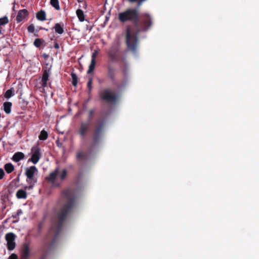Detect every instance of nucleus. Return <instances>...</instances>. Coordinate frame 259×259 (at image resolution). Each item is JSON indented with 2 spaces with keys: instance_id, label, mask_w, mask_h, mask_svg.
<instances>
[{
  "instance_id": "1",
  "label": "nucleus",
  "mask_w": 259,
  "mask_h": 259,
  "mask_svg": "<svg viewBox=\"0 0 259 259\" xmlns=\"http://www.w3.org/2000/svg\"><path fill=\"white\" fill-rule=\"evenodd\" d=\"M75 198L72 191H63L59 203L61 207L52 218V225L43 240L39 251L42 253L40 259H46L49 250L53 249L58 239L64 224L75 204Z\"/></svg>"
},
{
  "instance_id": "2",
  "label": "nucleus",
  "mask_w": 259,
  "mask_h": 259,
  "mask_svg": "<svg viewBox=\"0 0 259 259\" xmlns=\"http://www.w3.org/2000/svg\"><path fill=\"white\" fill-rule=\"evenodd\" d=\"M138 8H127L118 14L119 21L122 23L130 22L133 23L134 27L127 25L125 30V43L128 51L136 54L137 51L139 37L140 32L139 26V12Z\"/></svg>"
},
{
  "instance_id": "3",
  "label": "nucleus",
  "mask_w": 259,
  "mask_h": 259,
  "mask_svg": "<svg viewBox=\"0 0 259 259\" xmlns=\"http://www.w3.org/2000/svg\"><path fill=\"white\" fill-rule=\"evenodd\" d=\"M106 124L104 118H99L96 122L92 133V141L89 147V150H92L101 142Z\"/></svg>"
},
{
  "instance_id": "4",
  "label": "nucleus",
  "mask_w": 259,
  "mask_h": 259,
  "mask_svg": "<svg viewBox=\"0 0 259 259\" xmlns=\"http://www.w3.org/2000/svg\"><path fill=\"white\" fill-rule=\"evenodd\" d=\"M95 113V109H91L89 111L88 122L83 121L80 123L78 128V133L81 138H85L87 134L90 131V121L93 119V115Z\"/></svg>"
},
{
  "instance_id": "5",
  "label": "nucleus",
  "mask_w": 259,
  "mask_h": 259,
  "mask_svg": "<svg viewBox=\"0 0 259 259\" xmlns=\"http://www.w3.org/2000/svg\"><path fill=\"white\" fill-rule=\"evenodd\" d=\"M107 76L112 82V84L117 89H120L124 87L127 83L126 79H124L122 83L120 84L116 80V69L111 65H108L107 66Z\"/></svg>"
},
{
  "instance_id": "6",
  "label": "nucleus",
  "mask_w": 259,
  "mask_h": 259,
  "mask_svg": "<svg viewBox=\"0 0 259 259\" xmlns=\"http://www.w3.org/2000/svg\"><path fill=\"white\" fill-rule=\"evenodd\" d=\"M100 99L106 102H115L117 100L118 97L110 88H105L99 92Z\"/></svg>"
},
{
  "instance_id": "7",
  "label": "nucleus",
  "mask_w": 259,
  "mask_h": 259,
  "mask_svg": "<svg viewBox=\"0 0 259 259\" xmlns=\"http://www.w3.org/2000/svg\"><path fill=\"white\" fill-rule=\"evenodd\" d=\"M107 56L110 62H116L120 56L119 48L116 46H112L108 51Z\"/></svg>"
},
{
  "instance_id": "8",
  "label": "nucleus",
  "mask_w": 259,
  "mask_h": 259,
  "mask_svg": "<svg viewBox=\"0 0 259 259\" xmlns=\"http://www.w3.org/2000/svg\"><path fill=\"white\" fill-rule=\"evenodd\" d=\"M31 157L28 161L32 162L33 164L37 163L41 156V150L38 144L33 146L31 149Z\"/></svg>"
},
{
  "instance_id": "9",
  "label": "nucleus",
  "mask_w": 259,
  "mask_h": 259,
  "mask_svg": "<svg viewBox=\"0 0 259 259\" xmlns=\"http://www.w3.org/2000/svg\"><path fill=\"white\" fill-rule=\"evenodd\" d=\"M152 24V20L149 14H145L143 15L141 21H139V26L143 31L147 30ZM140 29V28H139Z\"/></svg>"
},
{
  "instance_id": "10",
  "label": "nucleus",
  "mask_w": 259,
  "mask_h": 259,
  "mask_svg": "<svg viewBox=\"0 0 259 259\" xmlns=\"http://www.w3.org/2000/svg\"><path fill=\"white\" fill-rule=\"evenodd\" d=\"M6 240L7 242V248L9 250H13L15 247V235L13 233H9L6 235Z\"/></svg>"
},
{
  "instance_id": "11",
  "label": "nucleus",
  "mask_w": 259,
  "mask_h": 259,
  "mask_svg": "<svg viewBox=\"0 0 259 259\" xmlns=\"http://www.w3.org/2000/svg\"><path fill=\"white\" fill-rule=\"evenodd\" d=\"M29 255V244L28 243H24L23 244L20 251V259H28Z\"/></svg>"
},
{
  "instance_id": "12",
  "label": "nucleus",
  "mask_w": 259,
  "mask_h": 259,
  "mask_svg": "<svg viewBox=\"0 0 259 259\" xmlns=\"http://www.w3.org/2000/svg\"><path fill=\"white\" fill-rule=\"evenodd\" d=\"M28 12L26 9H22L18 11L16 17V21L18 23L24 20L28 16Z\"/></svg>"
},
{
  "instance_id": "13",
  "label": "nucleus",
  "mask_w": 259,
  "mask_h": 259,
  "mask_svg": "<svg viewBox=\"0 0 259 259\" xmlns=\"http://www.w3.org/2000/svg\"><path fill=\"white\" fill-rule=\"evenodd\" d=\"M59 172V167H57L54 171L51 172L49 175V176L46 178L47 180L54 184H55V180L56 179L57 177L58 176Z\"/></svg>"
},
{
  "instance_id": "14",
  "label": "nucleus",
  "mask_w": 259,
  "mask_h": 259,
  "mask_svg": "<svg viewBox=\"0 0 259 259\" xmlns=\"http://www.w3.org/2000/svg\"><path fill=\"white\" fill-rule=\"evenodd\" d=\"M38 170L35 166H31L29 167L26 168L25 175L26 177H35L34 175L37 173Z\"/></svg>"
},
{
  "instance_id": "15",
  "label": "nucleus",
  "mask_w": 259,
  "mask_h": 259,
  "mask_svg": "<svg viewBox=\"0 0 259 259\" xmlns=\"http://www.w3.org/2000/svg\"><path fill=\"white\" fill-rule=\"evenodd\" d=\"M26 182L29 184L28 186H26L24 187L25 190H32L33 189L35 184L37 182V178L35 177H27Z\"/></svg>"
},
{
  "instance_id": "16",
  "label": "nucleus",
  "mask_w": 259,
  "mask_h": 259,
  "mask_svg": "<svg viewBox=\"0 0 259 259\" xmlns=\"http://www.w3.org/2000/svg\"><path fill=\"white\" fill-rule=\"evenodd\" d=\"M53 29L56 33L62 34L64 32V24L63 23H57L53 27Z\"/></svg>"
},
{
  "instance_id": "17",
  "label": "nucleus",
  "mask_w": 259,
  "mask_h": 259,
  "mask_svg": "<svg viewBox=\"0 0 259 259\" xmlns=\"http://www.w3.org/2000/svg\"><path fill=\"white\" fill-rule=\"evenodd\" d=\"M88 157L87 153L85 152L80 151L77 152L76 158L77 161L82 162L85 161Z\"/></svg>"
},
{
  "instance_id": "18",
  "label": "nucleus",
  "mask_w": 259,
  "mask_h": 259,
  "mask_svg": "<svg viewBox=\"0 0 259 259\" xmlns=\"http://www.w3.org/2000/svg\"><path fill=\"white\" fill-rule=\"evenodd\" d=\"M49 74L48 73V71L47 69H46L43 72L41 78L42 86L44 88L47 86V81L49 79Z\"/></svg>"
},
{
  "instance_id": "19",
  "label": "nucleus",
  "mask_w": 259,
  "mask_h": 259,
  "mask_svg": "<svg viewBox=\"0 0 259 259\" xmlns=\"http://www.w3.org/2000/svg\"><path fill=\"white\" fill-rule=\"evenodd\" d=\"M24 157L25 155L23 153L21 152H17L13 155L12 159L15 162H18L24 159Z\"/></svg>"
},
{
  "instance_id": "20",
  "label": "nucleus",
  "mask_w": 259,
  "mask_h": 259,
  "mask_svg": "<svg viewBox=\"0 0 259 259\" xmlns=\"http://www.w3.org/2000/svg\"><path fill=\"white\" fill-rule=\"evenodd\" d=\"M26 190L20 189L17 191L16 193V196L19 199H26L27 198V193L26 192Z\"/></svg>"
},
{
  "instance_id": "21",
  "label": "nucleus",
  "mask_w": 259,
  "mask_h": 259,
  "mask_svg": "<svg viewBox=\"0 0 259 259\" xmlns=\"http://www.w3.org/2000/svg\"><path fill=\"white\" fill-rule=\"evenodd\" d=\"M36 17L38 20L45 21L46 20V12L43 10H40L36 13Z\"/></svg>"
},
{
  "instance_id": "22",
  "label": "nucleus",
  "mask_w": 259,
  "mask_h": 259,
  "mask_svg": "<svg viewBox=\"0 0 259 259\" xmlns=\"http://www.w3.org/2000/svg\"><path fill=\"white\" fill-rule=\"evenodd\" d=\"M4 110L7 114H10L11 112V107L12 103L9 102H6L4 103Z\"/></svg>"
},
{
  "instance_id": "23",
  "label": "nucleus",
  "mask_w": 259,
  "mask_h": 259,
  "mask_svg": "<svg viewBox=\"0 0 259 259\" xmlns=\"http://www.w3.org/2000/svg\"><path fill=\"white\" fill-rule=\"evenodd\" d=\"M4 169L7 174H11L14 170V166L11 163H7L4 165Z\"/></svg>"
},
{
  "instance_id": "24",
  "label": "nucleus",
  "mask_w": 259,
  "mask_h": 259,
  "mask_svg": "<svg viewBox=\"0 0 259 259\" xmlns=\"http://www.w3.org/2000/svg\"><path fill=\"white\" fill-rule=\"evenodd\" d=\"M76 14L79 21L83 22L84 21V15L82 10L80 9H77L76 11Z\"/></svg>"
},
{
  "instance_id": "25",
  "label": "nucleus",
  "mask_w": 259,
  "mask_h": 259,
  "mask_svg": "<svg viewBox=\"0 0 259 259\" xmlns=\"http://www.w3.org/2000/svg\"><path fill=\"white\" fill-rule=\"evenodd\" d=\"M44 226V223L43 222H40L38 224L37 228V233L33 235V236L34 237H38L41 234L42 228Z\"/></svg>"
},
{
  "instance_id": "26",
  "label": "nucleus",
  "mask_w": 259,
  "mask_h": 259,
  "mask_svg": "<svg viewBox=\"0 0 259 259\" xmlns=\"http://www.w3.org/2000/svg\"><path fill=\"white\" fill-rule=\"evenodd\" d=\"M48 137V133L45 131L42 130L40 132V133L38 136V138L40 140L45 141L46 140Z\"/></svg>"
},
{
  "instance_id": "27",
  "label": "nucleus",
  "mask_w": 259,
  "mask_h": 259,
  "mask_svg": "<svg viewBox=\"0 0 259 259\" xmlns=\"http://www.w3.org/2000/svg\"><path fill=\"white\" fill-rule=\"evenodd\" d=\"M50 4L57 10H60V8L59 6L58 0H50Z\"/></svg>"
},
{
  "instance_id": "28",
  "label": "nucleus",
  "mask_w": 259,
  "mask_h": 259,
  "mask_svg": "<svg viewBox=\"0 0 259 259\" xmlns=\"http://www.w3.org/2000/svg\"><path fill=\"white\" fill-rule=\"evenodd\" d=\"M96 63V61L91 60V64L89 67V69L87 71L88 74H90L92 72H93V71L94 70V69L95 68Z\"/></svg>"
},
{
  "instance_id": "29",
  "label": "nucleus",
  "mask_w": 259,
  "mask_h": 259,
  "mask_svg": "<svg viewBox=\"0 0 259 259\" xmlns=\"http://www.w3.org/2000/svg\"><path fill=\"white\" fill-rule=\"evenodd\" d=\"M92 84H93V77L89 76L88 78V81L87 83V88L88 89V93L90 94L92 90Z\"/></svg>"
},
{
  "instance_id": "30",
  "label": "nucleus",
  "mask_w": 259,
  "mask_h": 259,
  "mask_svg": "<svg viewBox=\"0 0 259 259\" xmlns=\"http://www.w3.org/2000/svg\"><path fill=\"white\" fill-rule=\"evenodd\" d=\"M130 3H137V8H139L143 2L146 1V0H127Z\"/></svg>"
},
{
  "instance_id": "31",
  "label": "nucleus",
  "mask_w": 259,
  "mask_h": 259,
  "mask_svg": "<svg viewBox=\"0 0 259 259\" xmlns=\"http://www.w3.org/2000/svg\"><path fill=\"white\" fill-rule=\"evenodd\" d=\"M72 78V84L73 86H76L77 84L78 78L76 74L72 72L71 73Z\"/></svg>"
},
{
  "instance_id": "32",
  "label": "nucleus",
  "mask_w": 259,
  "mask_h": 259,
  "mask_svg": "<svg viewBox=\"0 0 259 259\" xmlns=\"http://www.w3.org/2000/svg\"><path fill=\"white\" fill-rule=\"evenodd\" d=\"M14 91L13 88H11L7 90L5 94V97L7 99L11 98L12 96L14 95Z\"/></svg>"
},
{
  "instance_id": "33",
  "label": "nucleus",
  "mask_w": 259,
  "mask_h": 259,
  "mask_svg": "<svg viewBox=\"0 0 259 259\" xmlns=\"http://www.w3.org/2000/svg\"><path fill=\"white\" fill-rule=\"evenodd\" d=\"M9 23V19L7 16H5L0 18V26L4 25Z\"/></svg>"
},
{
  "instance_id": "34",
  "label": "nucleus",
  "mask_w": 259,
  "mask_h": 259,
  "mask_svg": "<svg viewBox=\"0 0 259 259\" xmlns=\"http://www.w3.org/2000/svg\"><path fill=\"white\" fill-rule=\"evenodd\" d=\"M42 41L43 40L41 39L36 38L35 39L33 44L36 47L39 48L42 44Z\"/></svg>"
},
{
  "instance_id": "35",
  "label": "nucleus",
  "mask_w": 259,
  "mask_h": 259,
  "mask_svg": "<svg viewBox=\"0 0 259 259\" xmlns=\"http://www.w3.org/2000/svg\"><path fill=\"white\" fill-rule=\"evenodd\" d=\"M67 176V170L65 169L62 170V172L59 175V178L61 180H63L65 179Z\"/></svg>"
},
{
  "instance_id": "36",
  "label": "nucleus",
  "mask_w": 259,
  "mask_h": 259,
  "mask_svg": "<svg viewBox=\"0 0 259 259\" xmlns=\"http://www.w3.org/2000/svg\"><path fill=\"white\" fill-rule=\"evenodd\" d=\"M128 72V66L127 64H125L124 68L122 69V72L124 75L126 76Z\"/></svg>"
},
{
  "instance_id": "37",
  "label": "nucleus",
  "mask_w": 259,
  "mask_h": 259,
  "mask_svg": "<svg viewBox=\"0 0 259 259\" xmlns=\"http://www.w3.org/2000/svg\"><path fill=\"white\" fill-rule=\"evenodd\" d=\"M28 31L33 33L34 31V27L33 24L30 25L27 28Z\"/></svg>"
},
{
  "instance_id": "38",
  "label": "nucleus",
  "mask_w": 259,
  "mask_h": 259,
  "mask_svg": "<svg viewBox=\"0 0 259 259\" xmlns=\"http://www.w3.org/2000/svg\"><path fill=\"white\" fill-rule=\"evenodd\" d=\"M97 55H98V51L96 50H95L94 52L92 53L91 60L96 61V58L97 57Z\"/></svg>"
},
{
  "instance_id": "39",
  "label": "nucleus",
  "mask_w": 259,
  "mask_h": 259,
  "mask_svg": "<svg viewBox=\"0 0 259 259\" xmlns=\"http://www.w3.org/2000/svg\"><path fill=\"white\" fill-rule=\"evenodd\" d=\"M5 175V172L3 169L0 168V180H2Z\"/></svg>"
},
{
  "instance_id": "40",
  "label": "nucleus",
  "mask_w": 259,
  "mask_h": 259,
  "mask_svg": "<svg viewBox=\"0 0 259 259\" xmlns=\"http://www.w3.org/2000/svg\"><path fill=\"white\" fill-rule=\"evenodd\" d=\"M9 259H18V256L15 253H12L9 257Z\"/></svg>"
},
{
  "instance_id": "41",
  "label": "nucleus",
  "mask_w": 259,
  "mask_h": 259,
  "mask_svg": "<svg viewBox=\"0 0 259 259\" xmlns=\"http://www.w3.org/2000/svg\"><path fill=\"white\" fill-rule=\"evenodd\" d=\"M54 48L57 49L59 48V45L57 42H55L54 44Z\"/></svg>"
},
{
  "instance_id": "42",
  "label": "nucleus",
  "mask_w": 259,
  "mask_h": 259,
  "mask_svg": "<svg viewBox=\"0 0 259 259\" xmlns=\"http://www.w3.org/2000/svg\"><path fill=\"white\" fill-rule=\"evenodd\" d=\"M21 213H22V210H20H20H18V212H17V214H18V215H19V214H20Z\"/></svg>"
},
{
  "instance_id": "43",
  "label": "nucleus",
  "mask_w": 259,
  "mask_h": 259,
  "mask_svg": "<svg viewBox=\"0 0 259 259\" xmlns=\"http://www.w3.org/2000/svg\"><path fill=\"white\" fill-rule=\"evenodd\" d=\"M42 29H44V30H46V31H48L47 29H45V28H42Z\"/></svg>"
}]
</instances>
